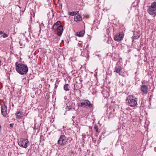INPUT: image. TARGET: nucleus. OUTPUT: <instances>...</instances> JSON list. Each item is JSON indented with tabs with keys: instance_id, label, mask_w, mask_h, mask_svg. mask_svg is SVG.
<instances>
[{
	"instance_id": "ddd939ff",
	"label": "nucleus",
	"mask_w": 156,
	"mask_h": 156,
	"mask_svg": "<svg viewBox=\"0 0 156 156\" xmlns=\"http://www.w3.org/2000/svg\"><path fill=\"white\" fill-rule=\"evenodd\" d=\"M121 68L120 67H118L115 68V72L117 73H119L121 70Z\"/></svg>"
},
{
	"instance_id": "9d476101",
	"label": "nucleus",
	"mask_w": 156,
	"mask_h": 156,
	"mask_svg": "<svg viewBox=\"0 0 156 156\" xmlns=\"http://www.w3.org/2000/svg\"><path fill=\"white\" fill-rule=\"evenodd\" d=\"M22 114L23 112L20 111L17 112L15 114L16 118L19 119H22L23 117Z\"/></svg>"
},
{
	"instance_id": "9b49d317",
	"label": "nucleus",
	"mask_w": 156,
	"mask_h": 156,
	"mask_svg": "<svg viewBox=\"0 0 156 156\" xmlns=\"http://www.w3.org/2000/svg\"><path fill=\"white\" fill-rule=\"evenodd\" d=\"M74 19L75 21L78 22L82 20V17L80 15H77L74 16Z\"/></svg>"
},
{
	"instance_id": "a211bd4d",
	"label": "nucleus",
	"mask_w": 156,
	"mask_h": 156,
	"mask_svg": "<svg viewBox=\"0 0 156 156\" xmlns=\"http://www.w3.org/2000/svg\"><path fill=\"white\" fill-rule=\"evenodd\" d=\"M10 127L12 128L13 127V124H10L9 125Z\"/></svg>"
},
{
	"instance_id": "39448f33",
	"label": "nucleus",
	"mask_w": 156,
	"mask_h": 156,
	"mask_svg": "<svg viewBox=\"0 0 156 156\" xmlns=\"http://www.w3.org/2000/svg\"><path fill=\"white\" fill-rule=\"evenodd\" d=\"M148 13L151 15H156V2H154L152 3L150 6H149L147 9Z\"/></svg>"
},
{
	"instance_id": "7ed1b4c3",
	"label": "nucleus",
	"mask_w": 156,
	"mask_h": 156,
	"mask_svg": "<svg viewBox=\"0 0 156 156\" xmlns=\"http://www.w3.org/2000/svg\"><path fill=\"white\" fill-rule=\"evenodd\" d=\"M134 98L133 95H129L126 100L127 101V104L131 107L136 106L137 104L136 98Z\"/></svg>"
},
{
	"instance_id": "6ab92c4d",
	"label": "nucleus",
	"mask_w": 156,
	"mask_h": 156,
	"mask_svg": "<svg viewBox=\"0 0 156 156\" xmlns=\"http://www.w3.org/2000/svg\"><path fill=\"white\" fill-rule=\"evenodd\" d=\"M68 86V84H66L64 86V88H66V87H67Z\"/></svg>"
},
{
	"instance_id": "0eeeda50",
	"label": "nucleus",
	"mask_w": 156,
	"mask_h": 156,
	"mask_svg": "<svg viewBox=\"0 0 156 156\" xmlns=\"http://www.w3.org/2000/svg\"><path fill=\"white\" fill-rule=\"evenodd\" d=\"M29 143V141L27 139H21L20 140L18 141L19 145L23 147L26 148L28 146L27 144Z\"/></svg>"
},
{
	"instance_id": "b1692460",
	"label": "nucleus",
	"mask_w": 156,
	"mask_h": 156,
	"mask_svg": "<svg viewBox=\"0 0 156 156\" xmlns=\"http://www.w3.org/2000/svg\"><path fill=\"white\" fill-rule=\"evenodd\" d=\"M43 136H40V138L41 139L42 138V137H43Z\"/></svg>"
},
{
	"instance_id": "4468645a",
	"label": "nucleus",
	"mask_w": 156,
	"mask_h": 156,
	"mask_svg": "<svg viewBox=\"0 0 156 156\" xmlns=\"http://www.w3.org/2000/svg\"><path fill=\"white\" fill-rule=\"evenodd\" d=\"M78 12H69V14L70 16H74L76 15L77 13Z\"/></svg>"
},
{
	"instance_id": "f03ea898",
	"label": "nucleus",
	"mask_w": 156,
	"mask_h": 156,
	"mask_svg": "<svg viewBox=\"0 0 156 156\" xmlns=\"http://www.w3.org/2000/svg\"><path fill=\"white\" fill-rule=\"evenodd\" d=\"M52 30L54 32L57 31L58 36H60L61 35L63 31V26L60 25V21H57L53 25L52 27Z\"/></svg>"
},
{
	"instance_id": "393cba45",
	"label": "nucleus",
	"mask_w": 156,
	"mask_h": 156,
	"mask_svg": "<svg viewBox=\"0 0 156 156\" xmlns=\"http://www.w3.org/2000/svg\"><path fill=\"white\" fill-rule=\"evenodd\" d=\"M1 60H0V66L1 65Z\"/></svg>"
},
{
	"instance_id": "cd10ccee",
	"label": "nucleus",
	"mask_w": 156,
	"mask_h": 156,
	"mask_svg": "<svg viewBox=\"0 0 156 156\" xmlns=\"http://www.w3.org/2000/svg\"><path fill=\"white\" fill-rule=\"evenodd\" d=\"M148 122L149 124V123H150V122H149V121H148Z\"/></svg>"
},
{
	"instance_id": "2eb2a0df",
	"label": "nucleus",
	"mask_w": 156,
	"mask_h": 156,
	"mask_svg": "<svg viewBox=\"0 0 156 156\" xmlns=\"http://www.w3.org/2000/svg\"><path fill=\"white\" fill-rule=\"evenodd\" d=\"M94 128L96 132L98 133H100V131L98 130V127L97 125H94Z\"/></svg>"
},
{
	"instance_id": "dca6fc26",
	"label": "nucleus",
	"mask_w": 156,
	"mask_h": 156,
	"mask_svg": "<svg viewBox=\"0 0 156 156\" xmlns=\"http://www.w3.org/2000/svg\"><path fill=\"white\" fill-rule=\"evenodd\" d=\"M141 90L144 94H146V88H141Z\"/></svg>"
},
{
	"instance_id": "a878e982",
	"label": "nucleus",
	"mask_w": 156,
	"mask_h": 156,
	"mask_svg": "<svg viewBox=\"0 0 156 156\" xmlns=\"http://www.w3.org/2000/svg\"><path fill=\"white\" fill-rule=\"evenodd\" d=\"M68 108V110L71 109V108Z\"/></svg>"
},
{
	"instance_id": "f8f14e48",
	"label": "nucleus",
	"mask_w": 156,
	"mask_h": 156,
	"mask_svg": "<svg viewBox=\"0 0 156 156\" xmlns=\"http://www.w3.org/2000/svg\"><path fill=\"white\" fill-rule=\"evenodd\" d=\"M84 31H80L76 32V35L79 37H82L84 34Z\"/></svg>"
},
{
	"instance_id": "423d86ee",
	"label": "nucleus",
	"mask_w": 156,
	"mask_h": 156,
	"mask_svg": "<svg viewBox=\"0 0 156 156\" xmlns=\"http://www.w3.org/2000/svg\"><path fill=\"white\" fill-rule=\"evenodd\" d=\"M68 139L64 135H61L58 141V144L61 146H64L67 144Z\"/></svg>"
},
{
	"instance_id": "412c9836",
	"label": "nucleus",
	"mask_w": 156,
	"mask_h": 156,
	"mask_svg": "<svg viewBox=\"0 0 156 156\" xmlns=\"http://www.w3.org/2000/svg\"><path fill=\"white\" fill-rule=\"evenodd\" d=\"M82 136L83 137V138H84V137H85V136H86L85 134H82Z\"/></svg>"
},
{
	"instance_id": "4be33fe9",
	"label": "nucleus",
	"mask_w": 156,
	"mask_h": 156,
	"mask_svg": "<svg viewBox=\"0 0 156 156\" xmlns=\"http://www.w3.org/2000/svg\"><path fill=\"white\" fill-rule=\"evenodd\" d=\"M64 89L65 90L67 91L69 90V88H64Z\"/></svg>"
},
{
	"instance_id": "f3484780",
	"label": "nucleus",
	"mask_w": 156,
	"mask_h": 156,
	"mask_svg": "<svg viewBox=\"0 0 156 156\" xmlns=\"http://www.w3.org/2000/svg\"><path fill=\"white\" fill-rule=\"evenodd\" d=\"M8 36V35L5 33H4L2 35V37L3 38H5L7 37Z\"/></svg>"
},
{
	"instance_id": "bb28decb",
	"label": "nucleus",
	"mask_w": 156,
	"mask_h": 156,
	"mask_svg": "<svg viewBox=\"0 0 156 156\" xmlns=\"http://www.w3.org/2000/svg\"><path fill=\"white\" fill-rule=\"evenodd\" d=\"M148 129V127L147 126V129Z\"/></svg>"
},
{
	"instance_id": "aec40b11",
	"label": "nucleus",
	"mask_w": 156,
	"mask_h": 156,
	"mask_svg": "<svg viewBox=\"0 0 156 156\" xmlns=\"http://www.w3.org/2000/svg\"><path fill=\"white\" fill-rule=\"evenodd\" d=\"M78 45L80 47H82V44L81 43H78Z\"/></svg>"
},
{
	"instance_id": "5701e85b",
	"label": "nucleus",
	"mask_w": 156,
	"mask_h": 156,
	"mask_svg": "<svg viewBox=\"0 0 156 156\" xmlns=\"http://www.w3.org/2000/svg\"><path fill=\"white\" fill-rule=\"evenodd\" d=\"M3 33L2 31H0V35L2 34H3Z\"/></svg>"
},
{
	"instance_id": "f257e3e1",
	"label": "nucleus",
	"mask_w": 156,
	"mask_h": 156,
	"mask_svg": "<svg viewBox=\"0 0 156 156\" xmlns=\"http://www.w3.org/2000/svg\"><path fill=\"white\" fill-rule=\"evenodd\" d=\"M15 65L16 71L20 74L23 75L27 72L28 69L27 65L18 62L16 63Z\"/></svg>"
},
{
	"instance_id": "c85d7f7f",
	"label": "nucleus",
	"mask_w": 156,
	"mask_h": 156,
	"mask_svg": "<svg viewBox=\"0 0 156 156\" xmlns=\"http://www.w3.org/2000/svg\"><path fill=\"white\" fill-rule=\"evenodd\" d=\"M19 43H20V41H19Z\"/></svg>"
},
{
	"instance_id": "20e7f679",
	"label": "nucleus",
	"mask_w": 156,
	"mask_h": 156,
	"mask_svg": "<svg viewBox=\"0 0 156 156\" xmlns=\"http://www.w3.org/2000/svg\"><path fill=\"white\" fill-rule=\"evenodd\" d=\"M81 102L78 104V106L83 108H91L93 106V105L88 100H83L80 101Z\"/></svg>"
},
{
	"instance_id": "1a4fd4ad",
	"label": "nucleus",
	"mask_w": 156,
	"mask_h": 156,
	"mask_svg": "<svg viewBox=\"0 0 156 156\" xmlns=\"http://www.w3.org/2000/svg\"><path fill=\"white\" fill-rule=\"evenodd\" d=\"M1 113L5 117L7 114V107L4 105L1 106Z\"/></svg>"
},
{
	"instance_id": "6e6552de",
	"label": "nucleus",
	"mask_w": 156,
	"mask_h": 156,
	"mask_svg": "<svg viewBox=\"0 0 156 156\" xmlns=\"http://www.w3.org/2000/svg\"><path fill=\"white\" fill-rule=\"evenodd\" d=\"M124 35L121 33H118L116 34L114 37V40L118 42L121 41L124 37Z\"/></svg>"
}]
</instances>
